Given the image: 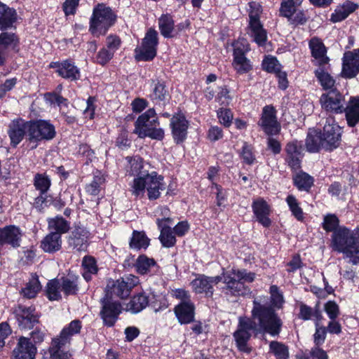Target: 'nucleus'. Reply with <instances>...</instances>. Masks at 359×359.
<instances>
[{"label":"nucleus","instance_id":"nucleus-1","mask_svg":"<svg viewBox=\"0 0 359 359\" xmlns=\"http://www.w3.org/2000/svg\"><path fill=\"white\" fill-rule=\"evenodd\" d=\"M270 294L271 305H269L266 297H258L253 300L251 318L239 317L238 328L233 333V337L241 351H250L248 341L252 333H267L272 337H276L280 333L283 321L275 309L282 307L283 296L276 285L271 286Z\"/></svg>","mask_w":359,"mask_h":359},{"label":"nucleus","instance_id":"nucleus-2","mask_svg":"<svg viewBox=\"0 0 359 359\" xmlns=\"http://www.w3.org/2000/svg\"><path fill=\"white\" fill-rule=\"evenodd\" d=\"M126 160L130 165L128 172L135 176L131 184L132 194L142 198L147 191L149 200L159 198L161 191L165 189L163 177L155 171L149 172L144 168L142 158L140 156H128Z\"/></svg>","mask_w":359,"mask_h":359},{"label":"nucleus","instance_id":"nucleus-3","mask_svg":"<svg viewBox=\"0 0 359 359\" xmlns=\"http://www.w3.org/2000/svg\"><path fill=\"white\" fill-rule=\"evenodd\" d=\"M338 224L339 220L335 215H328L324 217L323 229L327 231H333L332 248L343 254L344 257L353 265L359 264V228L351 230L341 226L337 229Z\"/></svg>","mask_w":359,"mask_h":359},{"label":"nucleus","instance_id":"nucleus-4","mask_svg":"<svg viewBox=\"0 0 359 359\" xmlns=\"http://www.w3.org/2000/svg\"><path fill=\"white\" fill-rule=\"evenodd\" d=\"M221 276L225 285L223 288L224 292L226 295L234 297L248 294L250 289L245 285V283H251L255 280V273L236 269L223 271Z\"/></svg>","mask_w":359,"mask_h":359},{"label":"nucleus","instance_id":"nucleus-5","mask_svg":"<svg viewBox=\"0 0 359 359\" xmlns=\"http://www.w3.org/2000/svg\"><path fill=\"white\" fill-rule=\"evenodd\" d=\"M158 123L154 109H149L137 118L133 133L140 138L148 137L153 140H161L164 137V130L161 128H156Z\"/></svg>","mask_w":359,"mask_h":359},{"label":"nucleus","instance_id":"nucleus-6","mask_svg":"<svg viewBox=\"0 0 359 359\" xmlns=\"http://www.w3.org/2000/svg\"><path fill=\"white\" fill-rule=\"evenodd\" d=\"M117 16L110 7L99 4L94 7L90 20V31L95 35H103L114 25Z\"/></svg>","mask_w":359,"mask_h":359},{"label":"nucleus","instance_id":"nucleus-7","mask_svg":"<svg viewBox=\"0 0 359 359\" xmlns=\"http://www.w3.org/2000/svg\"><path fill=\"white\" fill-rule=\"evenodd\" d=\"M29 144L31 149L37 147L39 143L43 140H50L56 135L55 126L46 120L29 121Z\"/></svg>","mask_w":359,"mask_h":359},{"label":"nucleus","instance_id":"nucleus-8","mask_svg":"<svg viewBox=\"0 0 359 359\" xmlns=\"http://www.w3.org/2000/svg\"><path fill=\"white\" fill-rule=\"evenodd\" d=\"M158 46V33L153 29H149L142 39V44L135 48V58L140 61H149L156 55Z\"/></svg>","mask_w":359,"mask_h":359},{"label":"nucleus","instance_id":"nucleus-9","mask_svg":"<svg viewBox=\"0 0 359 359\" xmlns=\"http://www.w3.org/2000/svg\"><path fill=\"white\" fill-rule=\"evenodd\" d=\"M140 280L138 277L128 274L125 275L122 278L113 281L111 285H107V292H108L109 297L115 295L121 299L128 297L132 289L138 285Z\"/></svg>","mask_w":359,"mask_h":359},{"label":"nucleus","instance_id":"nucleus-10","mask_svg":"<svg viewBox=\"0 0 359 359\" xmlns=\"http://www.w3.org/2000/svg\"><path fill=\"white\" fill-rule=\"evenodd\" d=\"M101 303L102 309L100 314L104 325L107 327L114 326L122 312L121 304L119 302L113 300L111 297H109L108 292L101 300Z\"/></svg>","mask_w":359,"mask_h":359},{"label":"nucleus","instance_id":"nucleus-11","mask_svg":"<svg viewBox=\"0 0 359 359\" xmlns=\"http://www.w3.org/2000/svg\"><path fill=\"white\" fill-rule=\"evenodd\" d=\"M321 136L323 149L331 151L339 146L341 140V128L332 117L326 119Z\"/></svg>","mask_w":359,"mask_h":359},{"label":"nucleus","instance_id":"nucleus-12","mask_svg":"<svg viewBox=\"0 0 359 359\" xmlns=\"http://www.w3.org/2000/svg\"><path fill=\"white\" fill-rule=\"evenodd\" d=\"M29 121L22 118L13 120L8 129V135L11 140V145L16 147L26 137L27 141L29 143Z\"/></svg>","mask_w":359,"mask_h":359},{"label":"nucleus","instance_id":"nucleus-13","mask_svg":"<svg viewBox=\"0 0 359 359\" xmlns=\"http://www.w3.org/2000/svg\"><path fill=\"white\" fill-rule=\"evenodd\" d=\"M322 107L327 111L341 114L344 110V97L336 89H332L320 97Z\"/></svg>","mask_w":359,"mask_h":359},{"label":"nucleus","instance_id":"nucleus-14","mask_svg":"<svg viewBox=\"0 0 359 359\" xmlns=\"http://www.w3.org/2000/svg\"><path fill=\"white\" fill-rule=\"evenodd\" d=\"M302 0H283L280 5V13L292 23L303 24L306 21L304 13L298 8Z\"/></svg>","mask_w":359,"mask_h":359},{"label":"nucleus","instance_id":"nucleus-15","mask_svg":"<svg viewBox=\"0 0 359 359\" xmlns=\"http://www.w3.org/2000/svg\"><path fill=\"white\" fill-rule=\"evenodd\" d=\"M170 128L174 141L177 144L183 142L187 136L189 121L184 114L178 112L172 116L170 119Z\"/></svg>","mask_w":359,"mask_h":359},{"label":"nucleus","instance_id":"nucleus-16","mask_svg":"<svg viewBox=\"0 0 359 359\" xmlns=\"http://www.w3.org/2000/svg\"><path fill=\"white\" fill-rule=\"evenodd\" d=\"M359 72V50L346 52L343 57L341 76L346 79L355 77Z\"/></svg>","mask_w":359,"mask_h":359},{"label":"nucleus","instance_id":"nucleus-17","mask_svg":"<svg viewBox=\"0 0 359 359\" xmlns=\"http://www.w3.org/2000/svg\"><path fill=\"white\" fill-rule=\"evenodd\" d=\"M222 281V276H206L200 275L191 283L194 291L196 293H205L212 296L214 292L213 286Z\"/></svg>","mask_w":359,"mask_h":359},{"label":"nucleus","instance_id":"nucleus-18","mask_svg":"<svg viewBox=\"0 0 359 359\" xmlns=\"http://www.w3.org/2000/svg\"><path fill=\"white\" fill-rule=\"evenodd\" d=\"M259 125L267 135H276L279 133L280 127L276 117V111L271 106L263 109Z\"/></svg>","mask_w":359,"mask_h":359},{"label":"nucleus","instance_id":"nucleus-19","mask_svg":"<svg viewBox=\"0 0 359 359\" xmlns=\"http://www.w3.org/2000/svg\"><path fill=\"white\" fill-rule=\"evenodd\" d=\"M89 232L83 227H76L68 237L70 248L77 252L86 251L88 245Z\"/></svg>","mask_w":359,"mask_h":359},{"label":"nucleus","instance_id":"nucleus-20","mask_svg":"<svg viewBox=\"0 0 359 359\" xmlns=\"http://www.w3.org/2000/svg\"><path fill=\"white\" fill-rule=\"evenodd\" d=\"M253 213L257 221L264 227H269L271 224L269 215L271 212V206L262 198H258L253 201L252 204Z\"/></svg>","mask_w":359,"mask_h":359},{"label":"nucleus","instance_id":"nucleus-21","mask_svg":"<svg viewBox=\"0 0 359 359\" xmlns=\"http://www.w3.org/2000/svg\"><path fill=\"white\" fill-rule=\"evenodd\" d=\"M36 348L27 337H21L13 351L12 359H34Z\"/></svg>","mask_w":359,"mask_h":359},{"label":"nucleus","instance_id":"nucleus-22","mask_svg":"<svg viewBox=\"0 0 359 359\" xmlns=\"http://www.w3.org/2000/svg\"><path fill=\"white\" fill-rule=\"evenodd\" d=\"M15 313L19 327L22 329H31L38 322V316L32 306H19Z\"/></svg>","mask_w":359,"mask_h":359},{"label":"nucleus","instance_id":"nucleus-23","mask_svg":"<svg viewBox=\"0 0 359 359\" xmlns=\"http://www.w3.org/2000/svg\"><path fill=\"white\" fill-rule=\"evenodd\" d=\"M50 67L55 69L56 72L61 77L76 81L80 79V71L70 60H65L61 62H51Z\"/></svg>","mask_w":359,"mask_h":359},{"label":"nucleus","instance_id":"nucleus-24","mask_svg":"<svg viewBox=\"0 0 359 359\" xmlns=\"http://www.w3.org/2000/svg\"><path fill=\"white\" fill-rule=\"evenodd\" d=\"M22 231L14 225L6 226L0 228V244H8L13 248H18L20 245Z\"/></svg>","mask_w":359,"mask_h":359},{"label":"nucleus","instance_id":"nucleus-25","mask_svg":"<svg viewBox=\"0 0 359 359\" xmlns=\"http://www.w3.org/2000/svg\"><path fill=\"white\" fill-rule=\"evenodd\" d=\"M174 311L181 324H188L194 320L195 306L191 302H180L175 307Z\"/></svg>","mask_w":359,"mask_h":359},{"label":"nucleus","instance_id":"nucleus-26","mask_svg":"<svg viewBox=\"0 0 359 359\" xmlns=\"http://www.w3.org/2000/svg\"><path fill=\"white\" fill-rule=\"evenodd\" d=\"M302 144L297 141L289 142L285 147L286 161L292 170L300 168Z\"/></svg>","mask_w":359,"mask_h":359},{"label":"nucleus","instance_id":"nucleus-27","mask_svg":"<svg viewBox=\"0 0 359 359\" xmlns=\"http://www.w3.org/2000/svg\"><path fill=\"white\" fill-rule=\"evenodd\" d=\"M18 43V38L14 33L3 32L0 34V65L4 63L8 50L15 48Z\"/></svg>","mask_w":359,"mask_h":359},{"label":"nucleus","instance_id":"nucleus-28","mask_svg":"<svg viewBox=\"0 0 359 359\" xmlns=\"http://www.w3.org/2000/svg\"><path fill=\"white\" fill-rule=\"evenodd\" d=\"M309 48L311 50L312 56L315 58L318 65L324 66L328 64L329 58L325 55V47L319 39H311L309 42Z\"/></svg>","mask_w":359,"mask_h":359},{"label":"nucleus","instance_id":"nucleus-29","mask_svg":"<svg viewBox=\"0 0 359 359\" xmlns=\"http://www.w3.org/2000/svg\"><path fill=\"white\" fill-rule=\"evenodd\" d=\"M17 19L18 15L15 10L0 2V30L13 27Z\"/></svg>","mask_w":359,"mask_h":359},{"label":"nucleus","instance_id":"nucleus-30","mask_svg":"<svg viewBox=\"0 0 359 359\" xmlns=\"http://www.w3.org/2000/svg\"><path fill=\"white\" fill-rule=\"evenodd\" d=\"M344 111L349 126L353 127L359 123V97H351Z\"/></svg>","mask_w":359,"mask_h":359},{"label":"nucleus","instance_id":"nucleus-31","mask_svg":"<svg viewBox=\"0 0 359 359\" xmlns=\"http://www.w3.org/2000/svg\"><path fill=\"white\" fill-rule=\"evenodd\" d=\"M358 8V5L350 1H346L339 5L331 15V21L337 22L346 18L351 13Z\"/></svg>","mask_w":359,"mask_h":359},{"label":"nucleus","instance_id":"nucleus-32","mask_svg":"<svg viewBox=\"0 0 359 359\" xmlns=\"http://www.w3.org/2000/svg\"><path fill=\"white\" fill-rule=\"evenodd\" d=\"M248 34L253 41L259 46L265 45L267 41V34L261 22H252L249 23Z\"/></svg>","mask_w":359,"mask_h":359},{"label":"nucleus","instance_id":"nucleus-33","mask_svg":"<svg viewBox=\"0 0 359 359\" xmlns=\"http://www.w3.org/2000/svg\"><path fill=\"white\" fill-rule=\"evenodd\" d=\"M299 318L303 320H314L316 327H318L323 316L321 311L317 306L312 308L301 303L299 305Z\"/></svg>","mask_w":359,"mask_h":359},{"label":"nucleus","instance_id":"nucleus-34","mask_svg":"<svg viewBox=\"0 0 359 359\" xmlns=\"http://www.w3.org/2000/svg\"><path fill=\"white\" fill-rule=\"evenodd\" d=\"M157 225L161 231L159 240L163 246L165 248H170L175 245L176 243L175 234L171 227L163 224V220L162 221L160 219L157 220Z\"/></svg>","mask_w":359,"mask_h":359},{"label":"nucleus","instance_id":"nucleus-35","mask_svg":"<svg viewBox=\"0 0 359 359\" xmlns=\"http://www.w3.org/2000/svg\"><path fill=\"white\" fill-rule=\"evenodd\" d=\"M158 27L161 34L165 38L174 37L177 32L174 25V20L168 14L162 15L158 19Z\"/></svg>","mask_w":359,"mask_h":359},{"label":"nucleus","instance_id":"nucleus-36","mask_svg":"<svg viewBox=\"0 0 359 359\" xmlns=\"http://www.w3.org/2000/svg\"><path fill=\"white\" fill-rule=\"evenodd\" d=\"M62 246L61 236L58 233H48L41 241V247L46 252L58 251Z\"/></svg>","mask_w":359,"mask_h":359},{"label":"nucleus","instance_id":"nucleus-37","mask_svg":"<svg viewBox=\"0 0 359 359\" xmlns=\"http://www.w3.org/2000/svg\"><path fill=\"white\" fill-rule=\"evenodd\" d=\"M306 147L311 153H316L323 149L321 133L316 130L310 129L306 139Z\"/></svg>","mask_w":359,"mask_h":359},{"label":"nucleus","instance_id":"nucleus-38","mask_svg":"<svg viewBox=\"0 0 359 359\" xmlns=\"http://www.w3.org/2000/svg\"><path fill=\"white\" fill-rule=\"evenodd\" d=\"M149 303V297L144 292L135 295L127 304V310L133 313H137L145 309Z\"/></svg>","mask_w":359,"mask_h":359},{"label":"nucleus","instance_id":"nucleus-39","mask_svg":"<svg viewBox=\"0 0 359 359\" xmlns=\"http://www.w3.org/2000/svg\"><path fill=\"white\" fill-rule=\"evenodd\" d=\"M156 266V262L155 260L144 255H140L135 264L137 271L142 275L149 273L151 269Z\"/></svg>","mask_w":359,"mask_h":359},{"label":"nucleus","instance_id":"nucleus-40","mask_svg":"<svg viewBox=\"0 0 359 359\" xmlns=\"http://www.w3.org/2000/svg\"><path fill=\"white\" fill-rule=\"evenodd\" d=\"M48 229L52 233L61 234L67 233L69 229V223L62 217H56L48 219Z\"/></svg>","mask_w":359,"mask_h":359},{"label":"nucleus","instance_id":"nucleus-41","mask_svg":"<svg viewBox=\"0 0 359 359\" xmlns=\"http://www.w3.org/2000/svg\"><path fill=\"white\" fill-rule=\"evenodd\" d=\"M77 277L69 276L61 279L60 286L65 295L76 294L78 291Z\"/></svg>","mask_w":359,"mask_h":359},{"label":"nucleus","instance_id":"nucleus-42","mask_svg":"<svg viewBox=\"0 0 359 359\" xmlns=\"http://www.w3.org/2000/svg\"><path fill=\"white\" fill-rule=\"evenodd\" d=\"M41 289V285L38 276L32 275L29 282L26 284L25 287L22 289V294L25 297L29 299L34 298Z\"/></svg>","mask_w":359,"mask_h":359},{"label":"nucleus","instance_id":"nucleus-43","mask_svg":"<svg viewBox=\"0 0 359 359\" xmlns=\"http://www.w3.org/2000/svg\"><path fill=\"white\" fill-rule=\"evenodd\" d=\"M168 95L165 86L163 83H158L155 85L152 93L150 94L151 100L155 104L164 105L168 100Z\"/></svg>","mask_w":359,"mask_h":359},{"label":"nucleus","instance_id":"nucleus-44","mask_svg":"<svg viewBox=\"0 0 359 359\" xmlns=\"http://www.w3.org/2000/svg\"><path fill=\"white\" fill-rule=\"evenodd\" d=\"M34 186L41 194H46L51 185L50 177L45 173H37L34 177Z\"/></svg>","mask_w":359,"mask_h":359},{"label":"nucleus","instance_id":"nucleus-45","mask_svg":"<svg viewBox=\"0 0 359 359\" xmlns=\"http://www.w3.org/2000/svg\"><path fill=\"white\" fill-rule=\"evenodd\" d=\"M232 65L237 73L243 74L249 72L252 69V65L245 55L234 56Z\"/></svg>","mask_w":359,"mask_h":359},{"label":"nucleus","instance_id":"nucleus-46","mask_svg":"<svg viewBox=\"0 0 359 359\" xmlns=\"http://www.w3.org/2000/svg\"><path fill=\"white\" fill-rule=\"evenodd\" d=\"M323 67V66H320V67L316 70V76L325 90H331L334 89L333 87L334 86L335 81L327 72L325 71Z\"/></svg>","mask_w":359,"mask_h":359},{"label":"nucleus","instance_id":"nucleus-47","mask_svg":"<svg viewBox=\"0 0 359 359\" xmlns=\"http://www.w3.org/2000/svg\"><path fill=\"white\" fill-rule=\"evenodd\" d=\"M83 276L86 281L92 278V275L97 271V267L95 259L92 257H85L82 262Z\"/></svg>","mask_w":359,"mask_h":359},{"label":"nucleus","instance_id":"nucleus-48","mask_svg":"<svg viewBox=\"0 0 359 359\" xmlns=\"http://www.w3.org/2000/svg\"><path fill=\"white\" fill-rule=\"evenodd\" d=\"M149 245V240L143 232L135 231L130 241V246L133 249L140 250L147 248Z\"/></svg>","mask_w":359,"mask_h":359},{"label":"nucleus","instance_id":"nucleus-49","mask_svg":"<svg viewBox=\"0 0 359 359\" xmlns=\"http://www.w3.org/2000/svg\"><path fill=\"white\" fill-rule=\"evenodd\" d=\"M62 287L59 279L50 280L46 285V294L51 301L58 300L61 298Z\"/></svg>","mask_w":359,"mask_h":359},{"label":"nucleus","instance_id":"nucleus-50","mask_svg":"<svg viewBox=\"0 0 359 359\" xmlns=\"http://www.w3.org/2000/svg\"><path fill=\"white\" fill-rule=\"evenodd\" d=\"M287 204L292 215L299 221L304 219V212L297 199L293 195H289L286 198Z\"/></svg>","mask_w":359,"mask_h":359},{"label":"nucleus","instance_id":"nucleus-51","mask_svg":"<svg viewBox=\"0 0 359 359\" xmlns=\"http://www.w3.org/2000/svg\"><path fill=\"white\" fill-rule=\"evenodd\" d=\"M294 182L299 190L307 191L313 184V178L305 172H300L294 177Z\"/></svg>","mask_w":359,"mask_h":359},{"label":"nucleus","instance_id":"nucleus-52","mask_svg":"<svg viewBox=\"0 0 359 359\" xmlns=\"http://www.w3.org/2000/svg\"><path fill=\"white\" fill-rule=\"evenodd\" d=\"M262 67L264 70L270 73H277L281 70V65L277 59L272 56H268L262 62Z\"/></svg>","mask_w":359,"mask_h":359},{"label":"nucleus","instance_id":"nucleus-53","mask_svg":"<svg viewBox=\"0 0 359 359\" xmlns=\"http://www.w3.org/2000/svg\"><path fill=\"white\" fill-rule=\"evenodd\" d=\"M269 346L271 351L278 359H287L288 351L285 345L278 341H271Z\"/></svg>","mask_w":359,"mask_h":359},{"label":"nucleus","instance_id":"nucleus-54","mask_svg":"<svg viewBox=\"0 0 359 359\" xmlns=\"http://www.w3.org/2000/svg\"><path fill=\"white\" fill-rule=\"evenodd\" d=\"M233 56L245 55L250 50V46L248 41L245 39H239L233 43Z\"/></svg>","mask_w":359,"mask_h":359},{"label":"nucleus","instance_id":"nucleus-55","mask_svg":"<svg viewBox=\"0 0 359 359\" xmlns=\"http://www.w3.org/2000/svg\"><path fill=\"white\" fill-rule=\"evenodd\" d=\"M217 114L220 123L225 127H229L231 126L233 116L229 109L220 108L218 109Z\"/></svg>","mask_w":359,"mask_h":359},{"label":"nucleus","instance_id":"nucleus-56","mask_svg":"<svg viewBox=\"0 0 359 359\" xmlns=\"http://www.w3.org/2000/svg\"><path fill=\"white\" fill-rule=\"evenodd\" d=\"M51 202L52 198L50 196L40 193L34 200V206L37 210L41 212L46 208L48 207L50 204H51Z\"/></svg>","mask_w":359,"mask_h":359},{"label":"nucleus","instance_id":"nucleus-57","mask_svg":"<svg viewBox=\"0 0 359 359\" xmlns=\"http://www.w3.org/2000/svg\"><path fill=\"white\" fill-rule=\"evenodd\" d=\"M249 9V23L252 22H260L259 15L262 13L261 6L256 2H250L248 4Z\"/></svg>","mask_w":359,"mask_h":359},{"label":"nucleus","instance_id":"nucleus-58","mask_svg":"<svg viewBox=\"0 0 359 359\" xmlns=\"http://www.w3.org/2000/svg\"><path fill=\"white\" fill-rule=\"evenodd\" d=\"M218 90L219 91L215 97V100L221 105H228L231 100L229 90L226 86H221L218 88Z\"/></svg>","mask_w":359,"mask_h":359},{"label":"nucleus","instance_id":"nucleus-59","mask_svg":"<svg viewBox=\"0 0 359 359\" xmlns=\"http://www.w3.org/2000/svg\"><path fill=\"white\" fill-rule=\"evenodd\" d=\"M241 156L243 161L247 164H252L255 160V157L252 151V147L246 142H244L243 144Z\"/></svg>","mask_w":359,"mask_h":359},{"label":"nucleus","instance_id":"nucleus-60","mask_svg":"<svg viewBox=\"0 0 359 359\" xmlns=\"http://www.w3.org/2000/svg\"><path fill=\"white\" fill-rule=\"evenodd\" d=\"M114 55L112 51H109L107 48H102L97 53L95 57V62L101 65H106L112 57Z\"/></svg>","mask_w":359,"mask_h":359},{"label":"nucleus","instance_id":"nucleus-61","mask_svg":"<svg viewBox=\"0 0 359 359\" xmlns=\"http://www.w3.org/2000/svg\"><path fill=\"white\" fill-rule=\"evenodd\" d=\"M325 311L330 320H335L339 314V306L333 301H329L325 304Z\"/></svg>","mask_w":359,"mask_h":359},{"label":"nucleus","instance_id":"nucleus-62","mask_svg":"<svg viewBox=\"0 0 359 359\" xmlns=\"http://www.w3.org/2000/svg\"><path fill=\"white\" fill-rule=\"evenodd\" d=\"M222 129L217 126H211L208 131L207 137L208 139L211 142H216L221 140L223 137Z\"/></svg>","mask_w":359,"mask_h":359},{"label":"nucleus","instance_id":"nucleus-63","mask_svg":"<svg viewBox=\"0 0 359 359\" xmlns=\"http://www.w3.org/2000/svg\"><path fill=\"white\" fill-rule=\"evenodd\" d=\"M326 327H320L319 325L316 327V332L313 335L314 337V343L317 346L323 344L325 341L326 337Z\"/></svg>","mask_w":359,"mask_h":359},{"label":"nucleus","instance_id":"nucleus-64","mask_svg":"<svg viewBox=\"0 0 359 359\" xmlns=\"http://www.w3.org/2000/svg\"><path fill=\"white\" fill-rule=\"evenodd\" d=\"M17 83V79L12 78L6 79L4 83L0 85V98L3 97L5 94L11 90Z\"/></svg>","mask_w":359,"mask_h":359}]
</instances>
